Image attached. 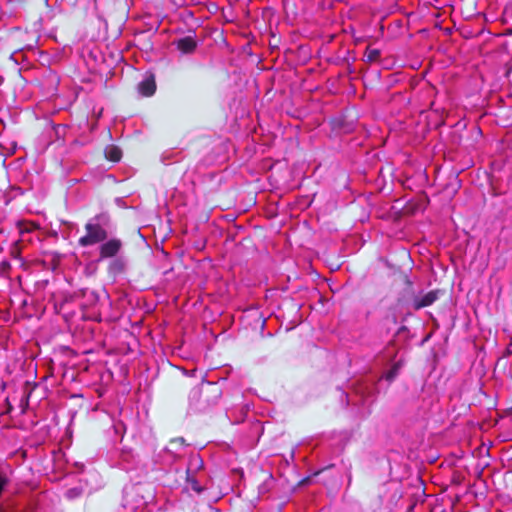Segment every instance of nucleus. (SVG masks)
Instances as JSON below:
<instances>
[{"instance_id":"nucleus-5","label":"nucleus","mask_w":512,"mask_h":512,"mask_svg":"<svg viewBox=\"0 0 512 512\" xmlns=\"http://www.w3.org/2000/svg\"><path fill=\"white\" fill-rule=\"evenodd\" d=\"M81 482L84 483L88 488L89 493L95 492L103 486V479L101 475L95 470L87 471L83 475Z\"/></svg>"},{"instance_id":"nucleus-16","label":"nucleus","mask_w":512,"mask_h":512,"mask_svg":"<svg viewBox=\"0 0 512 512\" xmlns=\"http://www.w3.org/2000/svg\"><path fill=\"white\" fill-rule=\"evenodd\" d=\"M187 482L189 483L190 488L198 494H200L204 490V487L201 486L199 481L196 479L195 475H187Z\"/></svg>"},{"instance_id":"nucleus-3","label":"nucleus","mask_w":512,"mask_h":512,"mask_svg":"<svg viewBox=\"0 0 512 512\" xmlns=\"http://www.w3.org/2000/svg\"><path fill=\"white\" fill-rule=\"evenodd\" d=\"M353 396L343 392L342 396L346 399V405L352 404L354 406L371 404L376 395V382L371 377H365L356 380L352 384Z\"/></svg>"},{"instance_id":"nucleus-15","label":"nucleus","mask_w":512,"mask_h":512,"mask_svg":"<svg viewBox=\"0 0 512 512\" xmlns=\"http://www.w3.org/2000/svg\"><path fill=\"white\" fill-rule=\"evenodd\" d=\"M83 493H84V490H83L82 486H75V487H71L66 490L65 497L68 500H75V499L81 497L83 495Z\"/></svg>"},{"instance_id":"nucleus-17","label":"nucleus","mask_w":512,"mask_h":512,"mask_svg":"<svg viewBox=\"0 0 512 512\" xmlns=\"http://www.w3.org/2000/svg\"><path fill=\"white\" fill-rule=\"evenodd\" d=\"M365 57L368 62H375L380 57V51L378 49H368L365 53Z\"/></svg>"},{"instance_id":"nucleus-2","label":"nucleus","mask_w":512,"mask_h":512,"mask_svg":"<svg viewBox=\"0 0 512 512\" xmlns=\"http://www.w3.org/2000/svg\"><path fill=\"white\" fill-rule=\"evenodd\" d=\"M221 391L216 384L208 383L206 388L195 386L189 393V406L194 412H205L215 405Z\"/></svg>"},{"instance_id":"nucleus-4","label":"nucleus","mask_w":512,"mask_h":512,"mask_svg":"<svg viewBox=\"0 0 512 512\" xmlns=\"http://www.w3.org/2000/svg\"><path fill=\"white\" fill-rule=\"evenodd\" d=\"M98 247L99 259L102 261L105 259H113L118 257L123 249V242L119 238H107V240L100 242Z\"/></svg>"},{"instance_id":"nucleus-14","label":"nucleus","mask_w":512,"mask_h":512,"mask_svg":"<svg viewBox=\"0 0 512 512\" xmlns=\"http://www.w3.org/2000/svg\"><path fill=\"white\" fill-rule=\"evenodd\" d=\"M105 156L108 160L118 162L122 157V151L114 145H109L105 148Z\"/></svg>"},{"instance_id":"nucleus-8","label":"nucleus","mask_w":512,"mask_h":512,"mask_svg":"<svg viewBox=\"0 0 512 512\" xmlns=\"http://www.w3.org/2000/svg\"><path fill=\"white\" fill-rule=\"evenodd\" d=\"M438 299V291H429L422 297H415L413 308L419 310L421 308L432 305Z\"/></svg>"},{"instance_id":"nucleus-19","label":"nucleus","mask_w":512,"mask_h":512,"mask_svg":"<svg viewBox=\"0 0 512 512\" xmlns=\"http://www.w3.org/2000/svg\"><path fill=\"white\" fill-rule=\"evenodd\" d=\"M174 449H180V457H181L183 450L179 447V445H174Z\"/></svg>"},{"instance_id":"nucleus-9","label":"nucleus","mask_w":512,"mask_h":512,"mask_svg":"<svg viewBox=\"0 0 512 512\" xmlns=\"http://www.w3.org/2000/svg\"><path fill=\"white\" fill-rule=\"evenodd\" d=\"M126 259L123 256H118L109 262L108 272L112 275L122 274L126 269Z\"/></svg>"},{"instance_id":"nucleus-13","label":"nucleus","mask_w":512,"mask_h":512,"mask_svg":"<svg viewBox=\"0 0 512 512\" xmlns=\"http://www.w3.org/2000/svg\"><path fill=\"white\" fill-rule=\"evenodd\" d=\"M174 445H179V447L184 450L185 440L184 438H176L170 441L169 445L165 448L167 453H170L174 458L180 457V449H174Z\"/></svg>"},{"instance_id":"nucleus-7","label":"nucleus","mask_w":512,"mask_h":512,"mask_svg":"<svg viewBox=\"0 0 512 512\" xmlns=\"http://www.w3.org/2000/svg\"><path fill=\"white\" fill-rule=\"evenodd\" d=\"M137 89L143 96H152L156 91V82L153 74L146 75L142 81L139 82Z\"/></svg>"},{"instance_id":"nucleus-6","label":"nucleus","mask_w":512,"mask_h":512,"mask_svg":"<svg viewBox=\"0 0 512 512\" xmlns=\"http://www.w3.org/2000/svg\"><path fill=\"white\" fill-rule=\"evenodd\" d=\"M172 45L182 54H192L197 48V41L192 36H185L173 40Z\"/></svg>"},{"instance_id":"nucleus-11","label":"nucleus","mask_w":512,"mask_h":512,"mask_svg":"<svg viewBox=\"0 0 512 512\" xmlns=\"http://www.w3.org/2000/svg\"><path fill=\"white\" fill-rule=\"evenodd\" d=\"M404 365V360L402 357L397 359L392 367L382 376L388 383H391L395 380V378L399 375L401 368Z\"/></svg>"},{"instance_id":"nucleus-1","label":"nucleus","mask_w":512,"mask_h":512,"mask_svg":"<svg viewBox=\"0 0 512 512\" xmlns=\"http://www.w3.org/2000/svg\"><path fill=\"white\" fill-rule=\"evenodd\" d=\"M115 225L107 212L91 217L85 224L86 234L79 238L81 247H89L107 240L115 232Z\"/></svg>"},{"instance_id":"nucleus-12","label":"nucleus","mask_w":512,"mask_h":512,"mask_svg":"<svg viewBox=\"0 0 512 512\" xmlns=\"http://www.w3.org/2000/svg\"><path fill=\"white\" fill-rule=\"evenodd\" d=\"M202 467H203V460L200 457V455L199 454H192L189 457L186 473H187L188 476L195 475V473L198 470L202 469Z\"/></svg>"},{"instance_id":"nucleus-10","label":"nucleus","mask_w":512,"mask_h":512,"mask_svg":"<svg viewBox=\"0 0 512 512\" xmlns=\"http://www.w3.org/2000/svg\"><path fill=\"white\" fill-rule=\"evenodd\" d=\"M81 293L84 299L82 303L83 309L92 308L98 303L99 296L95 291L90 289H83Z\"/></svg>"},{"instance_id":"nucleus-18","label":"nucleus","mask_w":512,"mask_h":512,"mask_svg":"<svg viewBox=\"0 0 512 512\" xmlns=\"http://www.w3.org/2000/svg\"><path fill=\"white\" fill-rule=\"evenodd\" d=\"M360 414L362 417H366L367 415L370 414V410H367V411H360Z\"/></svg>"}]
</instances>
